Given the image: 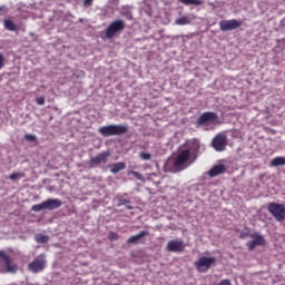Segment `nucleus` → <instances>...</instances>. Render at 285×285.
<instances>
[{
	"label": "nucleus",
	"instance_id": "obj_6",
	"mask_svg": "<svg viewBox=\"0 0 285 285\" xmlns=\"http://www.w3.org/2000/svg\"><path fill=\"white\" fill-rule=\"evenodd\" d=\"M268 213L275 217L276 222H285V205L277 203H269L267 206Z\"/></svg>",
	"mask_w": 285,
	"mask_h": 285
},
{
	"label": "nucleus",
	"instance_id": "obj_19",
	"mask_svg": "<svg viewBox=\"0 0 285 285\" xmlns=\"http://www.w3.org/2000/svg\"><path fill=\"white\" fill-rule=\"evenodd\" d=\"M110 173L114 175H117V173H120V170H125L126 168V163H115L109 165Z\"/></svg>",
	"mask_w": 285,
	"mask_h": 285
},
{
	"label": "nucleus",
	"instance_id": "obj_18",
	"mask_svg": "<svg viewBox=\"0 0 285 285\" xmlns=\"http://www.w3.org/2000/svg\"><path fill=\"white\" fill-rule=\"evenodd\" d=\"M150 233L148 230H142L137 235H134L128 238L127 244H139L144 239V237H148Z\"/></svg>",
	"mask_w": 285,
	"mask_h": 285
},
{
	"label": "nucleus",
	"instance_id": "obj_16",
	"mask_svg": "<svg viewBox=\"0 0 285 285\" xmlns=\"http://www.w3.org/2000/svg\"><path fill=\"white\" fill-rule=\"evenodd\" d=\"M0 259L2 262H4L7 273H16L17 272V265H12V259H10V256H8V254H6V252L0 250Z\"/></svg>",
	"mask_w": 285,
	"mask_h": 285
},
{
	"label": "nucleus",
	"instance_id": "obj_25",
	"mask_svg": "<svg viewBox=\"0 0 285 285\" xmlns=\"http://www.w3.org/2000/svg\"><path fill=\"white\" fill-rule=\"evenodd\" d=\"M190 23V17L184 16L176 20V26H188Z\"/></svg>",
	"mask_w": 285,
	"mask_h": 285
},
{
	"label": "nucleus",
	"instance_id": "obj_5",
	"mask_svg": "<svg viewBox=\"0 0 285 285\" xmlns=\"http://www.w3.org/2000/svg\"><path fill=\"white\" fill-rule=\"evenodd\" d=\"M47 264L48 262L46 261V254H40L31 263H29L28 271L35 274L43 273Z\"/></svg>",
	"mask_w": 285,
	"mask_h": 285
},
{
	"label": "nucleus",
	"instance_id": "obj_10",
	"mask_svg": "<svg viewBox=\"0 0 285 285\" xmlns=\"http://www.w3.org/2000/svg\"><path fill=\"white\" fill-rule=\"evenodd\" d=\"M217 119H218V116L216 112L206 111L199 116L196 124H197V126H208V124H215V121H217Z\"/></svg>",
	"mask_w": 285,
	"mask_h": 285
},
{
	"label": "nucleus",
	"instance_id": "obj_34",
	"mask_svg": "<svg viewBox=\"0 0 285 285\" xmlns=\"http://www.w3.org/2000/svg\"><path fill=\"white\" fill-rule=\"evenodd\" d=\"M95 0H85L83 1V4L85 6H92V2H94Z\"/></svg>",
	"mask_w": 285,
	"mask_h": 285
},
{
	"label": "nucleus",
	"instance_id": "obj_30",
	"mask_svg": "<svg viewBox=\"0 0 285 285\" xmlns=\"http://www.w3.org/2000/svg\"><path fill=\"white\" fill-rule=\"evenodd\" d=\"M246 237H250V232H248V229L246 232H240L239 234L240 239H246Z\"/></svg>",
	"mask_w": 285,
	"mask_h": 285
},
{
	"label": "nucleus",
	"instance_id": "obj_32",
	"mask_svg": "<svg viewBox=\"0 0 285 285\" xmlns=\"http://www.w3.org/2000/svg\"><path fill=\"white\" fill-rule=\"evenodd\" d=\"M109 239L111 240H117L119 239V234L115 233V232H110L109 233Z\"/></svg>",
	"mask_w": 285,
	"mask_h": 285
},
{
	"label": "nucleus",
	"instance_id": "obj_8",
	"mask_svg": "<svg viewBox=\"0 0 285 285\" xmlns=\"http://www.w3.org/2000/svg\"><path fill=\"white\" fill-rule=\"evenodd\" d=\"M212 146L217 150V153H224V150H226V146H228V138L226 135L219 134L212 140Z\"/></svg>",
	"mask_w": 285,
	"mask_h": 285
},
{
	"label": "nucleus",
	"instance_id": "obj_21",
	"mask_svg": "<svg viewBox=\"0 0 285 285\" xmlns=\"http://www.w3.org/2000/svg\"><path fill=\"white\" fill-rule=\"evenodd\" d=\"M50 237L43 235V234H37L35 236V240L37 242V244H48Z\"/></svg>",
	"mask_w": 285,
	"mask_h": 285
},
{
	"label": "nucleus",
	"instance_id": "obj_36",
	"mask_svg": "<svg viewBox=\"0 0 285 285\" xmlns=\"http://www.w3.org/2000/svg\"><path fill=\"white\" fill-rule=\"evenodd\" d=\"M1 10H3V7H0V12H1Z\"/></svg>",
	"mask_w": 285,
	"mask_h": 285
},
{
	"label": "nucleus",
	"instance_id": "obj_11",
	"mask_svg": "<svg viewBox=\"0 0 285 285\" xmlns=\"http://www.w3.org/2000/svg\"><path fill=\"white\" fill-rule=\"evenodd\" d=\"M219 28L223 32H228L230 30H237V28H242V21H239L237 19L222 20L219 22Z\"/></svg>",
	"mask_w": 285,
	"mask_h": 285
},
{
	"label": "nucleus",
	"instance_id": "obj_14",
	"mask_svg": "<svg viewBox=\"0 0 285 285\" xmlns=\"http://www.w3.org/2000/svg\"><path fill=\"white\" fill-rule=\"evenodd\" d=\"M108 157H110L109 151H104L101 154H98L96 157H92L89 160V166H91V168H95V166H100V164H107Z\"/></svg>",
	"mask_w": 285,
	"mask_h": 285
},
{
	"label": "nucleus",
	"instance_id": "obj_26",
	"mask_svg": "<svg viewBox=\"0 0 285 285\" xmlns=\"http://www.w3.org/2000/svg\"><path fill=\"white\" fill-rule=\"evenodd\" d=\"M117 206H125L127 210H132V206L130 205V200L126 198H119Z\"/></svg>",
	"mask_w": 285,
	"mask_h": 285
},
{
	"label": "nucleus",
	"instance_id": "obj_3",
	"mask_svg": "<svg viewBox=\"0 0 285 285\" xmlns=\"http://www.w3.org/2000/svg\"><path fill=\"white\" fill-rule=\"evenodd\" d=\"M63 206V202L57 198H49L41 204L33 205L31 210L35 213H41V210H55L57 208H61Z\"/></svg>",
	"mask_w": 285,
	"mask_h": 285
},
{
	"label": "nucleus",
	"instance_id": "obj_28",
	"mask_svg": "<svg viewBox=\"0 0 285 285\" xmlns=\"http://www.w3.org/2000/svg\"><path fill=\"white\" fill-rule=\"evenodd\" d=\"M139 157H140V159H142L144 161H148V160H150V159L153 158V155H150V154H148V153L141 151V153L139 154Z\"/></svg>",
	"mask_w": 285,
	"mask_h": 285
},
{
	"label": "nucleus",
	"instance_id": "obj_35",
	"mask_svg": "<svg viewBox=\"0 0 285 285\" xmlns=\"http://www.w3.org/2000/svg\"><path fill=\"white\" fill-rule=\"evenodd\" d=\"M126 18L129 19V21H132V13L130 12L126 13Z\"/></svg>",
	"mask_w": 285,
	"mask_h": 285
},
{
	"label": "nucleus",
	"instance_id": "obj_31",
	"mask_svg": "<svg viewBox=\"0 0 285 285\" xmlns=\"http://www.w3.org/2000/svg\"><path fill=\"white\" fill-rule=\"evenodd\" d=\"M38 106H43L46 104V97L41 96L36 99Z\"/></svg>",
	"mask_w": 285,
	"mask_h": 285
},
{
	"label": "nucleus",
	"instance_id": "obj_2",
	"mask_svg": "<svg viewBox=\"0 0 285 285\" xmlns=\"http://www.w3.org/2000/svg\"><path fill=\"white\" fill-rule=\"evenodd\" d=\"M98 132L102 137H120L121 135H127L128 125H107L98 129Z\"/></svg>",
	"mask_w": 285,
	"mask_h": 285
},
{
	"label": "nucleus",
	"instance_id": "obj_7",
	"mask_svg": "<svg viewBox=\"0 0 285 285\" xmlns=\"http://www.w3.org/2000/svg\"><path fill=\"white\" fill-rule=\"evenodd\" d=\"M126 29V21L115 20L106 29L105 36L107 39H112L117 32H121Z\"/></svg>",
	"mask_w": 285,
	"mask_h": 285
},
{
	"label": "nucleus",
	"instance_id": "obj_27",
	"mask_svg": "<svg viewBox=\"0 0 285 285\" xmlns=\"http://www.w3.org/2000/svg\"><path fill=\"white\" fill-rule=\"evenodd\" d=\"M128 175H132V177H135L139 181L144 180V176L139 171L130 170Z\"/></svg>",
	"mask_w": 285,
	"mask_h": 285
},
{
	"label": "nucleus",
	"instance_id": "obj_9",
	"mask_svg": "<svg viewBox=\"0 0 285 285\" xmlns=\"http://www.w3.org/2000/svg\"><path fill=\"white\" fill-rule=\"evenodd\" d=\"M187 149L190 153V157L193 158V161L199 157V150L202 148V144L197 138H194L191 140H188L185 145Z\"/></svg>",
	"mask_w": 285,
	"mask_h": 285
},
{
	"label": "nucleus",
	"instance_id": "obj_17",
	"mask_svg": "<svg viewBox=\"0 0 285 285\" xmlns=\"http://www.w3.org/2000/svg\"><path fill=\"white\" fill-rule=\"evenodd\" d=\"M224 173H226V165H216L208 170L207 175L209 177H219Z\"/></svg>",
	"mask_w": 285,
	"mask_h": 285
},
{
	"label": "nucleus",
	"instance_id": "obj_24",
	"mask_svg": "<svg viewBox=\"0 0 285 285\" xmlns=\"http://www.w3.org/2000/svg\"><path fill=\"white\" fill-rule=\"evenodd\" d=\"M23 177H26L23 171H14L9 176V179L11 181H17V179H23Z\"/></svg>",
	"mask_w": 285,
	"mask_h": 285
},
{
	"label": "nucleus",
	"instance_id": "obj_4",
	"mask_svg": "<svg viewBox=\"0 0 285 285\" xmlns=\"http://www.w3.org/2000/svg\"><path fill=\"white\" fill-rule=\"evenodd\" d=\"M217 262L216 257H206L202 256L197 262L194 263V266L198 273H208L210 271V266Z\"/></svg>",
	"mask_w": 285,
	"mask_h": 285
},
{
	"label": "nucleus",
	"instance_id": "obj_15",
	"mask_svg": "<svg viewBox=\"0 0 285 285\" xmlns=\"http://www.w3.org/2000/svg\"><path fill=\"white\" fill-rule=\"evenodd\" d=\"M0 259L2 262H4L7 273H16L17 272V265H12V259H10V256H8V254H6V252L0 250Z\"/></svg>",
	"mask_w": 285,
	"mask_h": 285
},
{
	"label": "nucleus",
	"instance_id": "obj_33",
	"mask_svg": "<svg viewBox=\"0 0 285 285\" xmlns=\"http://www.w3.org/2000/svg\"><path fill=\"white\" fill-rule=\"evenodd\" d=\"M4 61H6V58L3 57V53L0 52V70L3 68Z\"/></svg>",
	"mask_w": 285,
	"mask_h": 285
},
{
	"label": "nucleus",
	"instance_id": "obj_29",
	"mask_svg": "<svg viewBox=\"0 0 285 285\" xmlns=\"http://www.w3.org/2000/svg\"><path fill=\"white\" fill-rule=\"evenodd\" d=\"M24 139H26V141H37V136H35L32 134H26Z\"/></svg>",
	"mask_w": 285,
	"mask_h": 285
},
{
	"label": "nucleus",
	"instance_id": "obj_22",
	"mask_svg": "<svg viewBox=\"0 0 285 285\" xmlns=\"http://www.w3.org/2000/svg\"><path fill=\"white\" fill-rule=\"evenodd\" d=\"M179 3H184V6H202L204 1L202 0H178Z\"/></svg>",
	"mask_w": 285,
	"mask_h": 285
},
{
	"label": "nucleus",
	"instance_id": "obj_20",
	"mask_svg": "<svg viewBox=\"0 0 285 285\" xmlns=\"http://www.w3.org/2000/svg\"><path fill=\"white\" fill-rule=\"evenodd\" d=\"M3 26H4V29L9 30L10 32H14L18 29L17 23H14V21H12L10 19H6L3 21Z\"/></svg>",
	"mask_w": 285,
	"mask_h": 285
},
{
	"label": "nucleus",
	"instance_id": "obj_23",
	"mask_svg": "<svg viewBox=\"0 0 285 285\" xmlns=\"http://www.w3.org/2000/svg\"><path fill=\"white\" fill-rule=\"evenodd\" d=\"M271 166L277 167V166H285V158L284 157H275L271 161Z\"/></svg>",
	"mask_w": 285,
	"mask_h": 285
},
{
	"label": "nucleus",
	"instance_id": "obj_12",
	"mask_svg": "<svg viewBox=\"0 0 285 285\" xmlns=\"http://www.w3.org/2000/svg\"><path fill=\"white\" fill-rule=\"evenodd\" d=\"M249 237L253 240L248 242L246 244L248 250H255V248H257V246H264L266 244V239H264V236H262L257 233L250 234Z\"/></svg>",
	"mask_w": 285,
	"mask_h": 285
},
{
	"label": "nucleus",
	"instance_id": "obj_13",
	"mask_svg": "<svg viewBox=\"0 0 285 285\" xmlns=\"http://www.w3.org/2000/svg\"><path fill=\"white\" fill-rule=\"evenodd\" d=\"M186 249V244H184V240L175 239L169 240L167 243V250L169 253H184Z\"/></svg>",
	"mask_w": 285,
	"mask_h": 285
},
{
	"label": "nucleus",
	"instance_id": "obj_1",
	"mask_svg": "<svg viewBox=\"0 0 285 285\" xmlns=\"http://www.w3.org/2000/svg\"><path fill=\"white\" fill-rule=\"evenodd\" d=\"M190 159L193 160V156L189 150L179 149L174 159H168L165 166L169 173H181L190 166Z\"/></svg>",
	"mask_w": 285,
	"mask_h": 285
}]
</instances>
